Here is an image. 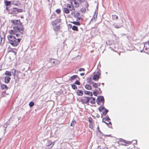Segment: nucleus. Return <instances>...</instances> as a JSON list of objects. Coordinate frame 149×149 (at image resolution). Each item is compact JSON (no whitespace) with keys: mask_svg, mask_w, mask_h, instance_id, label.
I'll return each mask as SVG.
<instances>
[{"mask_svg":"<svg viewBox=\"0 0 149 149\" xmlns=\"http://www.w3.org/2000/svg\"><path fill=\"white\" fill-rule=\"evenodd\" d=\"M148 49H149V42L148 41L144 44L143 49L147 50Z\"/></svg>","mask_w":149,"mask_h":149,"instance_id":"12","label":"nucleus"},{"mask_svg":"<svg viewBox=\"0 0 149 149\" xmlns=\"http://www.w3.org/2000/svg\"><path fill=\"white\" fill-rule=\"evenodd\" d=\"M109 136V135H103L102 136L104 137H105V138H103V137H102L101 138V139H107V137H108Z\"/></svg>","mask_w":149,"mask_h":149,"instance_id":"46","label":"nucleus"},{"mask_svg":"<svg viewBox=\"0 0 149 149\" xmlns=\"http://www.w3.org/2000/svg\"><path fill=\"white\" fill-rule=\"evenodd\" d=\"M91 84L95 88H98V85L97 83L93 82Z\"/></svg>","mask_w":149,"mask_h":149,"instance_id":"30","label":"nucleus"},{"mask_svg":"<svg viewBox=\"0 0 149 149\" xmlns=\"http://www.w3.org/2000/svg\"><path fill=\"white\" fill-rule=\"evenodd\" d=\"M23 11V10L21 9H18L17 8L16 12L20 13Z\"/></svg>","mask_w":149,"mask_h":149,"instance_id":"40","label":"nucleus"},{"mask_svg":"<svg viewBox=\"0 0 149 149\" xmlns=\"http://www.w3.org/2000/svg\"><path fill=\"white\" fill-rule=\"evenodd\" d=\"M70 3H72L73 2L74 3V6L75 8L78 7L79 6V3L76 0H70Z\"/></svg>","mask_w":149,"mask_h":149,"instance_id":"9","label":"nucleus"},{"mask_svg":"<svg viewBox=\"0 0 149 149\" xmlns=\"http://www.w3.org/2000/svg\"><path fill=\"white\" fill-rule=\"evenodd\" d=\"M19 1H17L15 2V1H13V4L17 6L19 3Z\"/></svg>","mask_w":149,"mask_h":149,"instance_id":"43","label":"nucleus"},{"mask_svg":"<svg viewBox=\"0 0 149 149\" xmlns=\"http://www.w3.org/2000/svg\"><path fill=\"white\" fill-rule=\"evenodd\" d=\"M82 8L80 9V12L82 13H86V10L88 9L89 6V4L88 3H85L84 4H81Z\"/></svg>","mask_w":149,"mask_h":149,"instance_id":"3","label":"nucleus"},{"mask_svg":"<svg viewBox=\"0 0 149 149\" xmlns=\"http://www.w3.org/2000/svg\"><path fill=\"white\" fill-rule=\"evenodd\" d=\"M84 93L86 95H90L91 96H92L93 95L92 93L90 91H84Z\"/></svg>","mask_w":149,"mask_h":149,"instance_id":"25","label":"nucleus"},{"mask_svg":"<svg viewBox=\"0 0 149 149\" xmlns=\"http://www.w3.org/2000/svg\"><path fill=\"white\" fill-rule=\"evenodd\" d=\"M60 26L59 25H57L56 26L54 27L53 29L55 32H58L59 30Z\"/></svg>","mask_w":149,"mask_h":149,"instance_id":"16","label":"nucleus"},{"mask_svg":"<svg viewBox=\"0 0 149 149\" xmlns=\"http://www.w3.org/2000/svg\"><path fill=\"white\" fill-rule=\"evenodd\" d=\"M87 82L89 84H91L92 83V82H93L92 81L91 78V77H88L87 78Z\"/></svg>","mask_w":149,"mask_h":149,"instance_id":"23","label":"nucleus"},{"mask_svg":"<svg viewBox=\"0 0 149 149\" xmlns=\"http://www.w3.org/2000/svg\"><path fill=\"white\" fill-rule=\"evenodd\" d=\"M85 88L88 90H91L92 89V88L90 85L88 84H86L85 86Z\"/></svg>","mask_w":149,"mask_h":149,"instance_id":"24","label":"nucleus"},{"mask_svg":"<svg viewBox=\"0 0 149 149\" xmlns=\"http://www.w3.org/2000/svg\"><path fill=\"white\" fill-rule=\"evenodd\" d=\"M74 84H76L77 85H80V82L78 81V80H77L75 81V82L74 83Z\"/></svg>","mask_w":149,"mask_h":149,"instance_id":"42","label":"nucleus"},{"mask_svg":"<svg viewBox=\"0 0 149 149\" xmlns=\"http://www.w3.org/2000/svg\"><path fill=\"white\" fill-rule=\"evenodd\" d=\"M93 123H90V124H89V127L90 128H91L92 129H93Z\"/></svg>","mask_w":149,"mask_h":149,"instance_id":"39","label":"nucleus"},{"mask_svg":"<svg viewBox=\"0 0 149 149\" xmlns=\"http://www.w3.org/2000/svg\"><path fill=\"white\" fill-rule=\"evenodd\" d=\"M72 30L76 31H78V29L77 27L75 26H73L72 27Z\"/></svg>","mask_w":149,"mask_h":149,"instance_id":"29","label":"nucleus"},{"mask_svg":"<svg viewBox=\"0 0 149 149\" xmlns=\"http://www.w3.org/2000/svg\"><path fill=\"white\" fill-rule=\"evenodd\" d=\"M98 93V91L97 90H95L94 91H93V94L95 96H97Z\"/></svg>","mask_w":149,"mask_h":149,"instance_id":"33","label":"nucleus"},{"mask_svg":"<svg viewBox=\"0 0 149 149\" xmlns=\"http://www.w3.org/2000/svg\"><path fill=\"white\" fill-rule=\"evenodd\" d=\"M71 23H73V24L77 25L79 26L80 25V24L79 22H71Z\"/></svg>","mask_w":149,"mask_h":149,"instance_id":"32","label":"nucleus"},{"mask_svg":"<svg viewBox=\"0 0 149 149\" xmlns=\"http://www.w3.org/2000/svg\"><path fill=\"white\" fill-rule=\"evenodd\" d=\"M99 89L100 90V88H99Z\"/></svg>","mask_w":149,"mask_h":149,"instance_id":"55","label":"nucleus"},{"mask_svg":"<svg viewBox=\"0 0 149 149\" xmlns=\"http://www.w3.org/2000/svg\"><path fill=\"white\" fill-rule=\"evenodd\" d=\"M108 110L107 109H105L102 112V118L103 116H105L107 113L108 112Z\"/></svg>","mask_w":149,"mask_h":149,"instance_id":"19","label":"nucleus"},{"mask_svg":"<svg viewBox=\"0 0 149 149\" xmlns=\"http://www.w3.org/2000/svg\"><path fill=\"white\" fill-rule=\"evenodd\" d=\"M52 25L54 26L55 27L56 25V23L55 21H53L52 22Z\"/></svg>","mask_w":149,"mask_h":149,"instance_id":"45","label":"nucleus"},{"mask_svg":"<svg viewBox=\"0 0 149 149\" xmlns=\"http://www.w3.org/2000/svg\"><path fill=\"white\" fill-rule=\"evenodd\" d=\"M89 102L92 104H94L95 102V99L94 98L91 97H89Z\"/></svg>","mask_w":149,"mask_h":149,"instance_id":"15","label":"nucleus"},{"mask_svg":"<svg viewBox=\"0 0 149 149\" xmlns=\"http://www.w3.org/2000/svg\"><path fill=\"white\" fill-rule=\"evenodd\" d=\"M71 14L76 18H79L81 16L80 13L79 12H72L71 13Z\"/></svg>","mask_w":149,"mask_h":149,"instance_id":"10","label":"nucleus"},{"mask_svg":"<svg viewBox=\"0 0 149 149\" xmlns=\"http://www.w3.org/2000/svg\"><path fill=\"white\" fill-rule=\"evenodd\" d=\"M88 121L90 123H93V119L92 118L90 117L88 119Z\"/></svg>","mask_w":149,"mask_h":149,"instance_id":"44","label":"nucleus"},{"mask_svg":"<svg viewBox=\"0 0 149 149\" xmlns=\"http://www.w3.org/2000/svg\"><path fill=\"white\" fill-rule=\"evenodd\" d=\"M79 71L80 72L81 71H85V69L83 68H80L79 70Z\"/></svg>","mask_w":149,"mask_h":149,"instance_id":"48","label":"nucleus"},{"mask_svg":"<svg viewBox=\"0 0 149 149\" xmlns=\"http://www.w3.org/2000/svg\"><path fill=\"white\" fill-rule=\"evenodd\" d=\"M69 26H70V28H71V27H72V25H71V24H69Z\"/></svg>","mask_w":149,"mask_h":149,"instance_id":"53","label":"nucleus"},{"mask_svg":"<svg viewBox=\"0 0 149 149\" xmlns=\"http://www.w3.org/2000/svg\"><path fill=\"white\" fill-rule=\"evenodd\" d=\"M6 5V6H9L11 5V2L10 1H6L5 2Z\"/></svg>","mask_w":149,"mask_h":149,"instance_id":"35","label":"nucleus"},{"mask_svg":"<svg viewBox=\"0 0 149 149\" xmlns=\"http://www.w3.org/2000/svg\"><path fill=\"white\" fill-rule=\"evenodd\" d=\"M118 143L120 145L127 146L131 144L132 141H128L126 140H119Z\"/></svg>","mask_w":149,"mask_h":149,"instance_id":"4","label":"nucleus"},{"mask_svg":"<svg viewBox=\"0 0 149 149\" xmlns=\"http://www.w3.org/2000/svg\"><path fill=\"white\" fill-rule=\"evenodd\" d=\"M77 1L81 4H84L85 3H88L87 0H77Z\"/></svg>","mask_w":149,"mask_h":149,"instance_id":"22","label":"nucleus"},{"mask_svg":"<svg viewBox=\"0 0 149 149\" xmlns=\"http://www.w3.org/2000/svg\"><path fill=\"white\" fill-rule=\"evenodd\" d=\"M120 140H123V139H120Z\"/></svg>","mask_w":149,"mask_h":149,"instance_id":"54","label":"nucleus"},{"mask_svg":"<svg viewBox=\"0 0 149 149\" xmlns=\"http://www.w3.org/2000/svg\"><path fill=\"white\" fill-rule=\"evenodd\" d=\"M84 73H81L80 74V75H81V76H84Z\"/></svg>","mask_w":149,"mask_h":149,"instance_id":"50","label":"nucleus"},{"mask_svg":"<svg viewBox=\"0 0 149 149\" xmlns=\"http://www.w3.org/2000/svg\"><path fill=\"white\" fill-rule=\"evenodd\" d=\"M110 120L109 117H106L103 119L102 121L107 125H109L111 124Z\"/></svg>","mask_w":149,"mask_h":149,"instance_id":"8","label":"nucleus"},{"mask_svg":"<svg viewBox=\"0 0 149 149\" xmlns=\"http://www.w3.org/2000/svg\"><path fill=\"white\" fill-rule=\"evenodd\" d=\"M13 30L9 31L10 34L7 36L9 43L14 47L17 46L20 42L22 36L25 31L24 28L20 20H13L11 21Z\"/></svg>","mask_w":149,"mask_h":149,"instance_id":"1","label":"nucleus"},{"mask_svg":"<svg viewBox=\"0 0 149 149\" xmlns=\"http://www.w3.org/2000/svg\"><path fill=\"white\" fill-rule=\"evenodd\" d=\"M2 36H1V34H0V37H1V40L3 39L4 40L5 38V35H4V33H3L2 34Z\"/></svg>","mask_w":149,"mask_h":149,"instance_id":"36","label":"nucleus"},{"mask_svg":"<svg viewBox=\"0 0 149 149\" xmlns=\"http://www.w3.org/2000/svg\"><path fill=\"white\" fill-rule=\"evenodd\" d=\"M10 52H13L14 53V54L15 56H16V54H17V52L15 51H14V50H10Z\"/></svg>","mask_w":149,"mask_h":149,"instance_id":"47","label":"nucleus"},{"mask_svg":"<svg viewBox=\"0 0 149 149\" xmlns=\"http://www.w3.org/2000/svg\"><path fill=\"white\" fill-rule=\"evenodd\" d=\"M72 88L74 90L77 89V86L74 84H73L71 85Z\"/></svg>","mask_w":149,"mask_h":149,"instance_id":"34","label":"nucleus"},{"mask_svg":"<svg viewBox=\"0 0 149 149\" xmlns=\"http://www.w3.org/2000/svg\"><path fill=\"white\" fill-rule=\"evenodd\" d=\"M93 80H94L97 81L99 79V76L97 74H96L94 75V76H93Z\"/></svg>","mask_w":149,"mask_h":149,"instance_id":"20","label":"nucleus"},{"mask_svg":"<svg viewBox=\"0 0 149 149\" xmlns=\"http://www.w3.org/2000/svg\"><path fill=\"white\" fill-rule=\"evenodd\" d=\"M97 73L99 75H100V72H97Z\"/></svg>","mask_w":149,"mask_h":149,"instance_id":"52","label":"nucleus"},{"mask_svg":"<svg viewBox=\"0 0 149 149\" xmlns=\"http://www.w3.org/2000/svg\"><path fill=\"white\" fill-rule=\"evenodd\" d=\"M105 108L103 106H101L99 108V110L100 111H102Z\"/></svg>","mask_w":149,"mask_h":149,"instance_id":"28","label":"nucleus"},{"mask_svg":"<svg viewBox=\"0 0 149 149\" xmlns=\"http://www.w3.org/2000/svg\"><path fill=\"white\" fill-rule=\"evenodd\" d=\"M1 89L4 90H7L8 89V87L6 85L4 84L2 85L1 86Z\"/></svg>","mask_w":149,"mask_h":149,"instance_id":"21","label":"nucleus"},{"mask_svg":"<svg viewBox=\"0 0 149 149\" xmlns=\"http://www.w3.org/2000/svg\"><path fill=\"white\" fill-rule=\"evenodd\" d=\"M61 11V9H57L56 10V12L58 14H60Z\"/></svg>","mask_w":149,"mask_h":149,"instance_id":"41","label":"nucleus"},{"mask_svg":"<svg viewBox=\"0 0 149 149\" xmlns=\"http://www.w3.org/2000/svg\"><path fill=\"white\" fill-rule=\"evenodd\" d=\"M112 19L113 20L117 19L118 18V16L115 15H112Z\"/></svg>","mask_w":149,"mask_h":149,"instance_id":"31","label":"nucleus"},{"mask_svg":"<svg viewBox=\"0 0 149 149\" xmlns=\"http://www.w3.org/2000/svg\"><path fill=\"white\" fill-rule=\"evenodd\" d=\"M103 149H108V148L107 147H104Z\"/></svg>","mask_w":149,"mask_h":149,"instance_id":"51","label":"nucleus"},{"mask_svg":"<svg viewBox=\"0 0 149 149\" xmlns=\"http://www.w3.org/2000/svg\"><path fill=\"white\" fill-rule=\"evenodd\" d=\"M89 97H88L84 96L81 97L80 101L83 104H87L89 102Z\"/></svg>","mask_w":149,"mask_h":149,"instance_id":"6","label":"nucleus"},{"mask_svg":"<svg viewBox=\"0 0 149 149\" xmlns=\"http://www.w3.org/2000/svg\"><path fill=\"white\" fill-rule=\"evenodd\" d=\"M76 122L75 120H73L71 123L70 126L73 127L76 124Z\"/></svg>","mask_w":149,"mask_h":149,"instance_id":"27","label":"nucleus"},{"mask_svg":"<svg viewBox=\"0 0 149 149\" xmlns=\"http://www.w3.org/2000/svg\"><path fill=\"white\" fill-rule=\"evenodd\" d=\"M6 10L9 13V12H10V9H9L8 8V7H6Z\"/></svg>","mask_w":149,"mask_h":149,"instance_id":"49","label":"nucleus"},{"mask_svg":"<svg viewBox=\"0 0 149 149\" xmlns=\"http://www.w3.org/2000/svg\"><path fill=\"white\" fill-rule=\"evenodd\" d=\"M51 62L53 66L59 63L58 61L56 59H52Z\"/></svg>","mask_w":149,"mask_h":149,"instance_id":"11","label":"nucleus"},{"mask_svg":"<svg viewBox=\"0 0 149 149\" xmlns=\"http://www.w3.org/2000/svg\"><path fill=\"white\" fill-rule=\"evenodd\" d=\"M34 104V103L33 102H31L29 104V105L30 107H33Z\"/></svg>","mask_w":149,"mask_h":149,"instance_id":"37","label":"nucleus"},{"mask_svg":"<svg viewBox=\"0 0 149 149\" xmlns=\"http://www.w3.org/2000/svg\"><path fill=\"white\" fill-rule=\"evenodd\" d=\"M75 10V8L73 6L72 3L68 4L67 5V8H64L63 9V13L65 14H68L70 12V11Z\"/></svg>","mask_w":149,"mask_h":149,"instance_id":"2","label":"nucleus"},{"mask_svg":"<svg viewBox=\"0 0 149 149\" xmlns=\"http://www.w3.org/2000/svg\"><path fill=\"white\" fill-rule=\"evenodd\" d=\"M54 144V142H52L51 140H47L46 143V148L49 149L52 148Z\"/></svg>","mask_w":149,"mask_h":149,"instance_id":"5","label":"nucleus"},{"mask_svg":"<svg viewBox=\"0 0 149 149\" xmlns=\"http://www.w3.org/2000/svg\"><path fill=\"white\" fill-rule=\"evenodd\" d=\"M78 77V76L76 75H73L70 78L69 80L72 81L77 78Z\"/></svg>","mask_w":149,"mask_h":149,"instance_id":"18","label":"nucleus"},{"mask_svg":"<svg viewBox=\"0 0 149 149\" xmlns=\"http://www.w3.org/2000/svg\"><path fill=\"white\" fill-rule=\"evenodd\" d=\"M77 95L79 96H81L83 95V92L82 91L78 90H77L76 92Z\"/></svg>","mask_w":149,"mask_h":149,"instance_id":"14","label":"nucleus"},{"mask_svg":"<svg viewBox=\"0 0 149 149\" xmlns=\"http://www.w3.org/2000/svg\"><path fill=\"white\" fill-rule=\"evenodd\" d=\"M5 74L6 75H8L9 76H11L12 75L11 72L8 71H6Z\"/></svg>","mask_w":149,"mask_h":149,"instance_id":"26","label":"nucleus"},{"mask_svg":"<svg viewBox=\"0 0 149 149\" xmlns=\"http://www.w3.org/2000/svg\"><path fill=\"white\" fill-rule=\"evenodd\" d=\"M97 102L98 104H101V103L103 104L104 102V99L103 97L102 96L99 97L97 100Z\"/></svg>","mask_w":149,"mask_h":149,"instance_id":"7","label":"nucleus"},{"mask_svg":"<svg viewBox=\"0 0 149 149\" xmlns=\"http://www.w3.org/2000/svg\"><path fill=\"white\" fill-rule=\"evenodd\" d=\"M11 78L8 76H6L5 77V82L6 83H9Z\"/></svg>","mask_w":149,"mask_h":149,"instance_id":"17","label":"nucleus"},{"mask_svg":"<svg viewBox=\"0 0 149 149\" xmlns=\"http://www.w3.org/2000/svg\"><path fill=\"white\" fill-rule=\"evenodd\" d=\"M17 8H13L10 9L9 13L11 14H14L16 13Z\"/></svg>","mask_w":149,"mask_h":149,"instance_id":"13","label":"nucleus"},{"mask_svg":"<svg viewBox=\"0 0 149 149\" xmlns=\"http://www.w3.org/2000/svg\"><path fill=\"white\" fill-rule=\"evenodd\" d=\"M12 70V74L13 76H15L16 74V70L15 69H13Z\"/></svg>","mask_w":149,"mask_h":149,"instance_id":"38","label":"nucleus"}]
</instances>
